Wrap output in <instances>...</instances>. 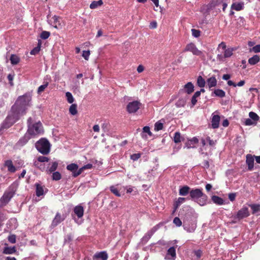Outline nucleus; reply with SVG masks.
Returning <instances> with one entry per match:
<instances>
[{"instance_id": "obj_1", "label": "nucleus", "mask_w": 260, "mask_h": 260, "mask_svg": "<svg viewBox=\"0 0 260 260\" xmlns=\"http://www.w3.org/2000/svg\"><path fill=\"white\" fill-rule=\"evenodd\" d=\"M30 99L28 96H19L11 107V111L1 126V129L9 128L19 119L20 116L25 114Z\"/></svg>"}, {"instance_id": "obj_2", "label": "nucleus", "mask_w": 260, "mask_h": 260, "mask_svg": "<svg viewBox=\"0 0 260 260\" xmlns=\"http://www.w3.org/2000/svg\"><path fill=\"white\" fill-rule=\"evenodd\" d=\"M189 196L192 200L197 202L200 206H204L207 203L208 197L203 192L202 189H191Z\"/></svg>"}, {"instance_id": "obj_3", "label": "nucleus", "mask_w": 260, "mask_h": 260, "mask_svg": "<svg viewBox=\"0 0 260 260\" xmlns=\"http://www.w3.org/2000/svg\"><path fill=\"white\" fill-rule=\"evenodd\" d=\"M36 147L40 153L46 155L50 152V144L47 139L42 138L36 143Z\"/></svg>"}, {"instance_id": "obj_4", "label": "nucleus", "mask_w": 260, "mask_h": 260, "mask_svg": "<svg viewBox=\"0 0 260 260\" xmlns=\"http://www.w3.org/2000/svg\"><path fill=\"white\" fill-rule=\"evenodd\" d=\"M27 132L30 135H36L41 134L43 132V126L41 123L39 122L31 126H29Z\"/></svg>"}, {"instance_id": "obj_5", "label": "nucleus", "mask_w": 260, "mask_h": 260, "mask_svg": "<svg viewBox=\"0 0 260 260\" xmlns=\"http://www.w3.org/2000/svg\"><path fill=\"white\" fill-rule=\"evenodd\" d=\"M249 215L248 208L247 207H244L237 212V214L234 216V218L236 220H240L243 218L248 217Z\"/></svg>"}, {"instance_id": "obj_6", "label": "nucleus", "mask_w": 260, "mask_h": 260, "mask_svg": "<svg viewBox=\"0 0 260 260\" xmlns=\"http://www.w3.org/2000/svg\"><path fill=\"white\" fill-rule=\"evenodd\" d=\"M190 51L192 53L193 55H201L202 54V51L199 50L196 46L194 44L190 43L188 44L184 48L183 52Z\"/></svg>"}, {"instance_id": "obj_7", "label": "nucleus", "mask_w": 260, "mask_h": 260, "mask_svg": "<svg viewBox=\"0 0 260 260\" xmlns=\"http://www.w3.org/2000/svg\"><path fill=\"white\" fill-rule=\"evenodd\" d=\"M15 194V191L13 189H9L4 193L3 197L1 199V202L2 203L5 205L8 203L11 198L13 197Z\"/></svg>"}, {"instance_id": "obj_8", "label": "nucleus", "mask_w": 260, "mask_h": 260, "mask_svg": "<svg viewBox=\"0 0 260 260\" xmlns=\"http://www.w3.org/2000/svg\"><path fill=\"white\" fill-rule=\"evenodd\" d=\"M140 103L138 101H133L130 102L127 105V111L129 113H135L140 108Z\"/></svg>"}, {"instance_id": "obj_9", "label": "nucleus", "mask_w": 260, "mask_h": 260, "mask_svg": "<svg viewBox=\"0 0 260 260\" xmlns=\"http://www.w3.org/2000/svg\"><path fill=\"white\" fill-rule=\"evenodd\" d=\"M108 257V254L106 251H101L94 254L92 260H107Z\"/></svg>"}, {"instance_id": "obj_10", "label": "nucleus", "mask_w": 260, "mask_h": 260, "mask_svg": "<svg viewBox=\"0 0 260 260\" xmlns=\"http://www.w3.org/2000/svg\"><path fill=\"white\" fill-rule=\"evenodd\" d=\"M220 117L218 115H214L212 116L211 120V125L213 128H217L219 127Z\"/></svg>"}, {"instance_id": "obj_11", "label": "nucleus", "mask_w": 260, "mask_h": 260, "mask_svg": "<svg viewBox=\"0 0 260 260\" xmlns=\"http://www.w3.org/2000/svg\"><path fill=\"white\" fill-rule=\"evenodd\" d=\"M246 162L248 166V170H252L254 167V158L253 156L250 154H247Z\"/></svg>"}, {"instance_id": "obj_12", "label": "nucleus", "mask_w": 260, "mask_h": 260, "mask_svg": "<svg viewBox=\"0 0 260 260\" xmlns=\"http://www.w3.org/2000/svg\"><path fill=\"white\" fill-rule=\"evenodd\" d=\"M74 212L78 218H81L83 215V207L80 205L77 206L74 208Z\"/></svg>"}, {"instance_id": "obj_13", "label": "nucleus", "mask_w": 260, "mask_h": 260, "mask_svg": "<svg viewBox=\"0 0 260 260\" xmlns=\"http://www.w3.org/2000/svg\"><path fill=\"white\" fill-rule=\"evenodd\" d=\"M185 92L190 94L194 91V85L191 82L187 83L184 86Z\"/></svg>"}, {"instance_id": "obj_14", "label": "nucleus", "mask_w": 260, "mask_h": 260, "mask_svg": "<svg viewBox=\"0 0 260 260\" xmlns=\"http://www.w3.org/2000/svg\"><path fill=\"white\" fill-rule=\"evenodd\" d=\"M190 188L189 186L187 185L183 186L179 189V195L182 196H185L188 193L190 194Z\"/></svg>"}, {"instance_id": "obj_15", "label": "nucleus", "mask_w": 260, "mask_h": 260, "mask_svg": "<svg viewBox=\"0 0 260 260\" xmlns=\"http://www.w3.org/2000/svg\"><path fill=\"white\" fill-rule=\"evenodd\" d=\"M64 220V218H62L61 215L57 213L52 222V225L53 226H56L58 224L60 223Z\"/></svg>"}, {"instance_id": "obj_16", "label": "nucleus", "mask_w": 260, "mask_h": 260, "mask_svg": "<svg viewBox=\"0 0 260 260\" xmlns=\"http://www.w3.org/2000/svg\"><path fill=\"white\" fill-rule=\"evenodd\" d=\"M78 168V165L75 163H72L67 166V169L72 172L73 177V174L77 172Z\"/></svg>"}, {"instance_id": "obj_17", "label": "nucleus", "mask_w": 260, "mask_h": 260, "mask_svg": "<svg viewBox=\"0 0 260 260\" xmlns=\"http://www.w3.org/2000/svg\"><path fill=\"white\" fill-rule=\"evenodd\" d=\"M211 200L213 202L218 205L224 204V200L220 197L214 195L211 197Z\"/></svg>"}, {"instance_id": "obj_18", "label": "nucleus", "mask_w": 260, "mask_h": 260, "mask_svg": "<svg viewBox=\"0 0 260 260\" xmlns=\"http://www.w3.org/2000/svg\"><path fill=\"white\" fill-rule=\"evenodd\" d=\"M5 166L8 168V170L9 172L14 173L16 171L15 167L13 165L12 160H6L5 162Z\"/></svg>"}, {"instance_id": "obj_19", "label": "nucleus", "mask_w": 260, "mask_h": 260, "mask_svg": "<svg viewBox=\"0 0 260 260\" xmlns=\"http://www.w3.org/2000/svg\"><path fill=\"white\" fill-rule=\"evenodd\" d=\"M207 82L209 87L210 88L216 86L217 80L215 77L212 76L207 79Z\"/></svg>"}, {"instance_id": "obj_20", "label": "nucleus", "mask_w": 260, "mask_h": 260, "mask_svg": "<svg viewBox=\"0 0 260 260\" xmlns=\"http://www.w3.org/2000/svg\"><path fill=\"white\" fill-rule=\"evenodd\" d=\"M30 139L28 136L26 135L21 138L18 142L16 143V146L18 147H20L24 145L28 141V140Z\"/></svg>"}, {"instance_id": "obj_21", "label": "nucleus", "mask_w": 260, "mask_h": 260, "mask_svg": "<svg viewBox=\"0 0 260 260\" xmlns=\"http://www.w3.org/2000/svg\"><path fill=\"white\" fill-rule=\"evenodd\" d=\"M260 58L257 55H255L248 59V63L251 65H254L259 61Z\"/></svg>"}, {"instance_id": "obj_22", "label": "nucleus", "mask_w": 260, "mask_h": 260, "mask_svg": "<svg viewBox=\"0 0 260 260\" xmlns=\"http://www.w3.org/2000/svg\"><path fill=\"white\" fill-rule=\"evenodd\" d=\"M16 251L15 246L5 247L4 249L3 253L7 254H10L15 253Z\"/></svg>"}, {"instance_id": "obj_23", "label": "nucleus", "mask_w": 260, "mask_h": 260, "mask_svg": "<svg viewBox=\"0 0 260 260\" xmlns=\"http://www.w3.org/2000/svg\"><path fill=\"white\" fill-rule=\"evenodd\" d=\"M10 60L11 63L13 65L18 64L20 62V58L15 54H12L10 56Z\"/></svg>"}, {"instance_id": "obj_24", "label": "nucleus", "mask_w": 260, "mask_h": 260, "mask_svg": "<svg viewBox=\"0 0 260 260\" xmlns=\"http://www.w3.org/2000/svg\"><path fill=\"white\" fill-rule=\"evenodd\" d=\"M103 4V0H99L98 1H93L90 5V8L94 9Z\"/></svg>"}, {"instance_id": "obj_25", "label": "nucleus", "mask_w": 260, "mask_h": 260, "mask_svg": "<svg viewBox=\"0 0 260 260\" xmlns=\"http://www.w3.org/2000/svg\"><path fill=\"white\" fill-rule=\"evenodd\" d=\"M144 133H147L150 136L152 135V133L150 131V127L145 126L143 128V132L141 133V136L143 138H146V135Z\"/></svg>"}, {"instance_id": "obj_26", "label": "nucleus", "mask_w": 260, "mask_h": 260, "mask_svg": "<svg viewBox=\"0 0 260 260\" xmlns=\"http://www.w3.org/2000/svg\"><path fill=\"white\" fill-rule=\"evenodd\" d=\"M214 4L215 5V6H217L218 7H221L223 11H225L228 4L226 3V1H218V2H215Z\"/></svg>"}, {"instance_id": "obj_27", "label": "nucleus", "mask_w": 260, "mask_h": 260, "mask_svg": "<svg viewBox=\"0 0 260 260\" xmlns=\"http://www.w3.org/2000/svg\"><path fill=\"white\" fill-rule=\"evenodd\" d=\"M249 116L253 122H254L256 124L257 121L259 120V116L257 115L256 113L253 112H250L249 113Z\"/></svg>"}, {"instance_id": "obj_28", "label": "nucleus", "mask_w": 260, "mask_h": 260, "mask_svg": "<svg viewBox=\"0 0 260 260\" xmlns=\"http://www.w3.org/2000/svg\"><path fill=\"white\" fill-rule=\"evenodd\" d=\"M243 8V4L242 3H233L231 6V9L236 11H240Z\"/></svg>"}, {"instance_id": "obj_29", "label": "nucleus", "mask_w": 260, "mask_h": 260, "mask_svg": "<svg viewBox=\"0 0 260 260\" xmlns=\"http://www.w3.org/2000/svg\"><path fill=\"white\" fill-rule=\"evenodd\" d=\"M36 195L40 197L44 194V189L43 187L39 184H36Z\"/></svg>"}, {"instance_id": "obj_30", "label": "nucleus", "mask_w": 260, "mask_h": 260, "mask_svg": "<svg viewBox=\"0 0 260 260\" xmlns=\"http://www.w3.org/2000/svg\"><path fill=\"white\" fill-rule=\"evenodd\" d=\"M167 255H171L172 259H174L176 257V250L174 247H171L167 251Z\"/></svg>"}, {"instance_id": "obj_31", "label": "nucleus", "mask_w": 260, "mask_h": 260, "mask_svg": "<svg viewBox=\"0 0 260 260\" xmlns=\"http://www.w3.org/2000/svg\"><path fill=\"white\" fill-rule=\"evenodd\" d=\"M41 41L39 40L38 41V46L34 48L30 52V54L31 55H36L37 53H38L40 50L41 48Z\"/></svg>"}, {"instance_id": "obj_32", "label": "nucleus", "mask_w": 260, "mask_h": 260, "mask_svg": "<svg viewBox=\"0 0 260 260\" xmlns=\"http://www.w3.org/2000/svg\"><path fill=\"white\" fill-rule=\"evenodd\" d=\"M185 201V198L180 197L178 199L177 201L175 202L174 205V211L178 208L181 204L183 203Z\"/></svg>"}, {"instance_id": "obj_33", "label": "nucleus", "mask_w": 260, "mask_h": 260, "mask_svg": "<svg viewBox=\"0 0 260 260\" xmlns=\"http://www.w3.org/2000/svg\"><path fill=\"white\" fill-rule=\"evenodd\" d=\"M49 158L47 157L40 156L38 158V162L35 161L34 164L36 166H38L39 162H48L49 161Z\"/></svg>"}, {"instance_id": "obj_34", "label": "nucleus", "mask_w": 260, "mask_h": 260, "mask_svg": "<svg viewBox=\"0 0 260 260\" xmlns=\"http://www.w3.org/2000/svg\"><path fill=\"white\" fill-rule=\"evenodd\" d=\"M186 104V100L183 98L179 99L176 103V106L178 108L183 107Z\"/></svg>"}, {"instance_id": "obj_35", "label": "nucleus", "mask_w": 260, "mask_h": 260, "mask_svg": "<svg viewBox=\"0 0 260 260\" xmlns=\"http://www.w3.org/2000/svg\"><path fill=\"white\" fill-rule=\"evenodd\" d=\"M214 93L216 96L220 98H223L225 95V92L223 90L219 89H215L214 91Z\"/></svg>"}, {"instance_id": "obj_36", "label": "nucleus", "mask_w": 260, "mask_h": 260, "mask_svg": "<svg viewBox=\"0 0 260 260\" xmlns=\"http://www.w3.org/2000/svg\"><path fill=\"white\" fill-rule=\"evenodd\" d=\"M197 84L200 87H204L205 85V81L203 79V78L200 76L198 77L197 79Z\"/></svg>"}, {"instance_id": "obj_37", "label": "nucleus", "mask_w": 260, "mask_h": 260, "mask_svg": "<svg viewBox=\"0 0 260 260\" xmlns=\"http://www.w3.org/2000/svg\"><path fill=\"white\" fill-rule=\"evenodd\" d=\"M77 106L76 104H72L69 108V112L71 114L75 115L77 113Z\"/></svg>"}, {"instance_id": "obj_38", "label": "nucleus", "mask_w": 260, "mask_h": 260, "mask_svg": "<svg viewBox=\"0 0 260 260\" xmlns=\"http://www.w3.org/2000/svg\"><path fill=\"white\" fill-rule=\"evenodd\" d=\"M233 49L232 48L225 49L224 50V56L225 58L229 57L233 54Z\"/></svg>"}, {"instance_id": "obj_39", "label": "nucleus", "mask_w": 260, "mask_h": 260, "mask_svg": "<svg viewBox=\"0 0 260 260\" xmlns=\"http://www.w3.org/2000/svg\"><path fill=\"white\" fill-rule=\"evenodd\" d=\"M61 176L59 172H55L52 174V179L53 180L57 181L61 179Z\"/></svg>"}, {"instance_id": "obj_40", "label": "nucleus", "mask_w": 260, "mask_h": 260, "mask_svg": "<svg viewBox=\"0 0 260 260\" xmlns=\"http://www.w3.org/2000/svg\"><path fill=\"white\" fill-rule=\"evenodd\" d=\"M50 36V33L47 31H43L40 34V37L42 39H47Z\"/></svg>"}, {"instance_id": "obj_41", "label": "nucleus", "mask_w": 260, "mask_h": 260, "mask_svg": "<svg viewBox=\"0 0 260 260\" xmlns=\"http://www.w3.org/2000/svg\"><path fill=\"white\" fill-rule=\"evenodd\" d=\"M251 209L252 210V213L254 214L260 210V206L256 204H252L250 205Z\"/></svg>"}, {"instance_id": "obj_42", "label": "nucleus", "mask_w": 260, "mask_h": 260, "mask_svg": "<svg viewBox=\"0 0 260 260\" xmlns=\"http://www.w3.org/2000/svg\"><path fill=\"white\" fill-rule=\"evenodd\" d=\"M66 96L67 98V101L69 103L71 104L73 103L74 99L71 93H70V92H66Z\"/></svg>"}, {"instance_id": "obj_43", "label": "nucleus", "mask_w": 260, "mask_h": 260, "mask_svg": "<svg viewBox=\"0 0 260 260\" xmlns=\"http://www.w3.org/2000/svg\"><path fill=\"white\" fill-rule=\"evenodd\" d=\"M49 83L48 82H46L44 83L43 85H41L39 87L38 89V93H40L44 91L45 89L48 86Z\"/></svg>"}, {"instance_id": "obj_44", "label": "nucleus", "mask_w": 260, "mask_h": 260, "mask_svg": "<svg viewBox=\"0 0 260 260\" xmlns=\"http://www.w3.org/2000/svg\"><path fill=\"white\" fill-rule=\"evenodd\" d=\"M111 191L117 197H120L121 194L119 192L118 189L114 186L110 187Z\"/></svg>"}, {"instance_id": "obj_45", "label": "nucleus", "mask_w": 260, "mask_h": 260, "mask_svg": "<svg viewBox=\"0 0 260 260\" xmlns=\"http://www.w3.org/2000/svg\"><path fill=\"white\" fill-rule=\"evenodd\" d=\"M180 134L179 132H176L174 136V141L175 143H178L181 141Z\"/></svg>"}, {"instance_id": "obj_46", "label": "nucleus", "mask_w": 260, "mask_h": 260, "mask_svg": "<svg viewBox=\"0 0 260 260\" xmlns=\"http://www.w3.org/2000/svg\"><path fill=\"white\" fill-rule=\"evenodd\" d=\"M58 167V162L55 161V162H53L51 165V166L50 167V168H49V171L50 172V173H52L53 172H54L57 168Z\"/></svg>"}, {"instance_id": "obj_47", "label": "nucleus", "mask_w": 260, "mask_h": 260, "mask_svg": "<svg viewBox=\"0 0 260 260\" xmlns=\"http://www.w3.org/2000/svg\"><path fill=\"white\" fill-rule=\"evenodd\" d=\"M163 128V124L159 122H157L155 123L154 125V129L155 131H158L161 130Z\"/></svg>"}, {"instance_id": "obj_48", "label": "nucleus", "mask_w": 260, "mask_h": 260, "mask_svg": "<svg viewBox=\"0 0 260 260\" xmlns=\"http://www.w3.org/2000/svg\"><path fill=\"white\" fill-rule=\"evenodd\" d=\"M173 223L177 226H180L182 224V221L179 217H176L173 219Z\"/></svg>"}, {"instance_id": "obj_49", "label": "nucleus", "mask_w": 260, "mask_h": 260, "mask_svg": "<svg viewBox=\"0 0 260 260\" xmlns=\"http://www.w3.org/2000/svg\"><path fill=\"white\" fill-rule=\"evenodd\" d=\"M192 35L193 37L198 38L200 36L201 32L199 30L196 29H191Z\"/></svg>"}, {"instance_id": "obj_50", "label": "nucleus", "mask_w": 260, "mask_h": 260, "mask_svg": "<svg viewBox=\"0 0 260 260\" xmlns=\"http://www.w3.org/2000/svg\"><path fill=\"white\" fill-rule=\"evenodd\" d=\"M84 170L85 169L83 168V166L79 169H78L77 172L73 174V177L75 178L77 177L80 175Z\"/></svg>"}, {"instance_id": "obj_51", "label": "nucleus", "mask_w": 260, "mask_h": 260, "mask_svg": "<svg viewBox=\"0 0 260 260\" xmlns=\"http://www.w3.org/2000/svg\"><path fill=\"white\" fill-rule=\"evenodd\" d=\"M250 51H253L255 53L260 52V45H256V46L250 49Z\"/></svg>"}, {"instance_id": "obj_52", "label": "nucleus", "mask_w": 260, "mask_h": 260, "mask_svg": "<svg viewBox=\"0 0 260 260\" xmlns=\"http://www.w3.org/2000/svg\"><path fill=\"white\" fill-rule=\"evenodd\" d=\"M14 74H9L8 75V79L9 81V84L11 86H13L14 85V84H13V80L14 79Z\"/></svg>"}, {"instance_id": "obj_53", "label": "nucleus", "mask_w": 260, "mask_h": 260, "mask_svg": "<svg viewBox=\"0 0 260 260\" xmlns=\"http://www.w3.org/2000/svg\"><path fill=\"white\" fill-rule=\"evenodd\" d=\"M141 157L140 153H135L131 156V158L133 160L135 161L138 160Z\"/></svg>"}, {"instance_id": "obj_54", "label": "nucleus", "mask_w": 260, "mask_h": 260, "mask_svg": "<svg viewBox=\"0 0 260 260\" xmlns=\"http://www.w3.org/2000/svg\"><path fill=\"white\" fill-rule=\"evenodd\" d=\"M90 55V51H83L82 53V56L85 60H88Z\"/></svg>"}, {"instance_id": "obj_55", "label": "nucleus", "mask_w": 260, "mask_h": 260, "mask_svg": "<svg viewBox=\"0 0 260 260\" xmlns=\"http://www.w3.org/2000/svg\"><path fill=\"white\" fill-rule=\"evenodd\" d=\"M244 123L246 125H251L256 124L250 118L246 119Z\"/></svg>"}, {"instance_id": "obj_56", "label": "nucleus", "mask_w": 260, "mask_h": 260, "mask_svg": "<svg viewBox=\"0 0 260 260\" xmlns=\"http://www.w3.org/2000/svg\"><path fill=\"white\" fill-rule=\"evenodd\" d=\"M8 240L11 243H15L16 242V236L14 235L9 236L8 237Z\"/></svg>"}, {"instance_id": "obj_57", "label": "nucleus", "mask_w": 260, "mask_h": 260, "mask_svg": "<svg viewBox=\"0 0 260 260\" xmlns=\"http://www.w3.org/2000/svg\"><path fill=\"white\" fill-rule=\"evenodd\" d=\"M227 0H212V2L208 6V9H212L213 7H215V5L214 4L215 2L218 1H226Z\"/></svg>"}, {"instance_id": "obj_58", "label": "nucleus", "mask_w": 260, "mask_h": 260, "mask_svg": "<svg viewBox=\"0 0 260 260\" xmlns=\"http://www.w3.org/2000/svg\"><path fill=\"white\" fill-rule=\"evenodd\" d=\"M236 193H230L229 194V200L233 202L235 200L236 198Z\"/></svg>"}, {"instance_id": "obj_59", "label": "nucleus", "mask_w": 260, "mask_h": 260, "mask_svg": "<svg viewBox=\"0 0 260 260\" xmlns=\"http://www.w3.org/2000/svg\"><path fill=\"white\" fill-rule=\"evenodd\" d=\"M197 97H196L195 96L193 95L191 98V104L192 105V106H194L197 102Z\"/></svg>"}, {"instance_id": "obj_60", "label": "nucleus", "mask_w": 260, "mask_h": 260, "mask_svg": "<svg viewBox=\"0 0 260 260\" xmlns=\"http://www.w3.org/2000/svg\"><path fill=\"white\" fill-rule=\"evenodd\" d=\"M189 142L191 144H197L199 142V140L196 137H193L192 139L189 140Z\"/></svg>"}, {"instance_id": "obj_61", "label": "nucleus", "mask_w": 260, "mask_h": 260, "mask_svg": "<svg viewBox=\"0 0 260 260\" xmlns=\"http://www.w3.org/2000/svg\"><path fill=\"white\" fill-rule=\"evenodd\" d=\"M203 167L205 169H208L210 166L209 162L208 160H204L203 162Z\"/></svg>"}, {"instance_id": "obj_62", "label": "nucleus", "mask_w": 260, "mask_h": 260, "mask_svg": "<svg viewBox=\"0 0 260 260\" xmlns=\"http://www.w3.org/2000/svg\"><path fill=\"white\" fill-rule=\"evenodd\" d=\"M206 139H207V141L209 142V144L210 146L214 145V144H215L214 142L212 140H211V139L209 137H208Z\"/></svg>"}, {"instance_id": "obj_63", "label": "nucleus", "mask_w": 260, "mask_h": 260, "mask_svg": "<svg viewBox=\"0 0 260 260\" xmlns=\"http://www.w3.org/2000/svg\"><path fill=\"white\" fill-rule=\"evenodd\" d=\"M157 26V23L155 21L150 23L149 27L150 28H155Z\"/></svg>"}, {"instance_id": "obj_64", "label": "nucleus", "mask_w": 260, "mask_h": 260, "mask_svg": "<svg viewBox=\"0 0 260 260\" xmlns=\"http://www.w3.org/2000/svg\"><path fill=\"white\" fill-rule=\"evenodd\" d=\"M72 237L71 235H68L65 238V242H67L68 241L69 242L72 241Z\"/></svg>"}]
</instances>
